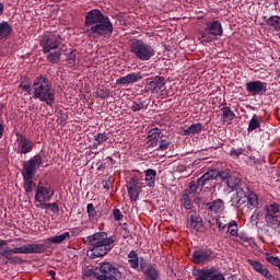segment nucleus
<instances>
[{
  "instance_id": "35",
  "label": "nucleus",
  "mask_w": 280,
  "mask_h": 280,
  "mask_svg": "<svg viewBox=\"0 0 280 280\" xmlns=\"http://www.w3.org/2000/svg\"><path fill=\"white\" fill-rule=\"evenodd\" d=\"M238 231L237 221H230V223H228V233H230L232 237H237Z\"/></svg>"
},
{
  "instance_id": "48",
  "label": "nucleus",
  "mask_w": 280,
  "mask_h": 280,
  "mask_svg": "<svg viewBox=\"0 0 280 280\" xmlns=\"http://www.w3.org/2000/svg\"><path fill=\"white\" fill-rule=\"evenodd\" d=\"M218 178H221L222 180H225V183H228L231 178V173H229V171L219 172Z\"/></svg>"
},
{
  "instance_id": "39",
  "label": "nucleus",
  "mask_w": 280,
  "mask_h": 280,
  "mask_svg": "<svg viewBox=\"0 0 280 280\" xmlns=\"http://www.w3.org/2000/svg\"><path fill=\"white\" fill-rule=\"evenodd\" d=\"M170 145H172V141L167 139L160 140L159 147L156 148L160 152H165V150H168Z\"/></svg>"
},
{
  "instance_id": "53",
  "label": "nucleus",
  "mask_w": 280,
  "mask_h": 280,
  "mask_svg": "<svg viewBox=\"0 0 280 280\" xmlns=\"http://www.w3.org/2000/svg\"><path fill=\"white\" fill-rule=\"evenodd\" d=\"M207 183H209V180H207V178L205 177V175H202L201 177H199L197 179V184H198V187L200 189H202V187H205V185H207Z\"/></svg>"
},
{
  "instance_id": "1",
  "label": "nucleus",
  "mask_w": 280,
  "mask_h": 280,
  "mask_svg": "<svg viewBox=\"0 0 280 280\" xmlns=\"http://www.w3.org/2000/svg\"><path fill=\"white\" fill-rule=\"evenodd\" d=\"M84 34L89 38H110L113 36V22L100 9L90 10L84 18Z\"/></svg>"
},
{
  "instance_id": "33",
  "label": "nucleus",
  "mask_w": 280,
  "mask_h": 280,
  "mask_svg": "<svg viewBox=\"0 0 280 280\" xmlns=\"http://www.w3.org/2000/svg\"><path fill=\"white\" fill-rule=\"evenodd\" d=\"M110 137L106 132H98L94 136V145H102L105 141H108Z\"/></svg>"
},
{
  "instance_id": "50",
  "label": "nucleus",
  "mask_w": 280,
  "mask_h": 280,
  "mask_svg": "<svg viewBox=\"0 0 280 280\" xmlns=\"http://www.w3.org/2000/svg\"><path fill=\"white\" fill-rule=\"evenodd\" d=\"M200 186H198V183L196 184V182H190L188 184V188H189V194H196L198 191V188Z\"/></svg>"
},
{
  "instance_id": "18",
  "label": "nucleus",
  "mask_w": 280,
  "mask_h": 280,
  "mask_svg": "<svg viewBox=\"0 0 280 280\" xmlns=\"http://www.w3.org/2000/svg\"><path fill=\"white\" fill-rule=\"evenodd\" d=\"M141 72H131L125 77H120L119 79L116 80V84L120 86H128V84H135L139 82V80H142Z\"/></svg>"
},
{
  "instance_id": "25",
  "label": "nucleus",
  "mask_w": 280,
  "mask_h": 280,
  "mask_svg": "<svg viewBox=\"0 0 280 280\" xmlns=\"http://www.w3.org/2000/svg\"><path fill=\"white\" fill-rule=\"evenodd\" d=\"M144 180L147 187H154V185H156V172L152 168L144 171Z\"/></svg>"
},
{
  "instance_id": "21",
  "label": "nucleus",
  "mask_w": 280,
  "mask_h": 280,
  "mask_svg": "<svg viewBox=\"0 0 280 280\" xmlns=\"http://www.w3.org/2000/svg\"><path fill=\"white\" fill-rule=\"evenodd\" d=\"M161 129L153 128L148 132L149 148H156L159 145V139H161Z\"/></svg>"
},
{
  "instance_id": "27",
  "label": "nucleus",
  "mask_w": 280,
  "mask_h": 280,
  "mask_svg": "<svg viewBox=\"0 0 280 280\" xmlns=\"http://www.w3.org/2000/svg\"><path fill=\"white\" fill-rule=\"evenodd\" d=\"M160 272L153 265H150L144 270V280H159Z\"/></svg>"
},
{
  "instance_id": "34",
  "label": "nucleus",
  "mask_w": 280,
  "mask_h": 280,
  "mask_svg": "<svg viewBox=\"0 0 280 280\" xmlns=\"http://www.w3.org/2000/svg\"><path fill=\"white\" fill-rule=\"evenodd\" d=\"M267 25H269V27H272L276 31L280 30V18L275 15V16H270L267 21H266Z\"/></svg>"
},
{
  "instance_id": "4",
  "label": "nucleus",
  "mask_w": 280,
  "mask_h": 280,
  "mask_svg": "<svg viewBox=\"0 0 280 280\" xmlns=\"http://www.w3.org/2000/svg\"><path fill=\"white\" fill-rule=\"evenodd\" d=\"M43 165V156L36 154L23 164L22 176L24 178V189L26 194H32L34 185V176H36V170Z\"/></svg>"
},
{
  "instance_id": "29",
  "label": "nucleus",
  "mask_w": 280,
  "mask_h": 280,
  "mask_svg": "<svg viewBox=\"0 0 280 280\" xmlns=\"http://www.w3.org/2000/svg\"><path fill=\"white\" fill-rule=\"evenodd\" d=\"M199 132H202V124L200 122L192 124L184 130L185 136L198 135Z\"/></svg>"
},
{
  "instance_id": "9",
  "label": "nucleus",
  "mask_w": 280,
  "mask_h": 280,
  "mask_svg": "<svg viewBox=\"0 0 280 280\" xmlns=\"http://www.w3.org/2000/svg\"><path fill=\"white\" fill-rule=\"evenodd\" d=\"M128 196L131 202H137L143 191V176L133 175L126 184Z\"/></svg>"
},
{
  "instance_id": "30",
  "label": "nucleus",
  "mask_w": 280,
  "mask_h": 280,
  "mask_svg": "<svg viewBox=\"0 0 280 280\" xmlns=\"http://www.w3.org/2000/svg\"><path fill=\"white\" fill-rule=\"evenodd\" d=\"M9 34H12V26L8 22L0 23V40L8 38Z\"/></svg>"
},
{
  "instance_id": "43",
  "label": "nucleus",
  "mask_w": 280,
  "mask_h": 280,
  "mask_svg": "<svg viewBox=\"0 0 280 280\" xmlns=\"http://www.w3.org/2000/svg\"><path fill=\"white\" fill-rule=\"evenodd\" d=\"M244 152H246V149H235L233 148L230 151V156H233L234 159H240V156H242V154H244Z\"/></svg>"
},
{
  "instance_id": "64",
  "label": "nucleus",
  "mask_w": 280,
  "mask_h": 280,
  "mask_svg": "<svg viewBox=\"0 0 280 280\" xmlns=\"http://www.w3.org/2000/svg\"><path fill=\"white\" fill-rule=\"evenodd\" d=\"M107 159L110 162V165H115V162H114L113 158L108 156Z\"/></svg>"
},
{
  "instance_id": "56",
  "label": "nucleus",
  "mask_w": 280,
  "mask_h": 280,
  "mask_svg": "<svg viewBox=\"0 0 280 280\" xmlns=\"http://www.w3.org/2000/svg\"><path fill=\"white\" fill-rule=\"evenodd\" d=\"M39 203L36 206L37 209H42V210H45V209H49V203H45V201H38Z\"/></svg>"
},
{
  "instance_id": "42",
  "label": "nucleus",
  "mask_w": 280,
  "mask_h": 280,
  "mask_svg": "<svg viewBox=\"0 0 280 280\" xmlns=\"http://www.w3.org/2000/svg\"><path fill=\"white\" fill-rule=\"evenodd\" d=\"M86 211L90 220H93V218L97 215V211L95 210V206H93V203H88Z\"/></svg>"
},
{
  "instance_id": "55",
  "label": "nucleus",
  "mask_w": 280,
  "mask_h": 280,
  "mask_svg": "<svg viewBox=\"0 0 280 280\" xmlns=\"http://www.w3.org/2000/svg\"><path fill=\"white\" fill-rule=\"evenodd\" d=\"M237 236H238V240H241V242L250 244V237L246 236L244 233H240V234H237Z\"/></svg>"
},
{
  "instance_id": "6",
  "label": "nucleus",
  "mask_w": 280,
  "mask_h": 280,
  "mask_svg": "<svg viewBox=\"0 0 280 280\" xmlns=\"http://www.w3.org/2000/svg\"><path fill=\"white\" fill-rule=\"evenodd\" d=\"M129 51L138 60L145 62L151 58H154V47L152 45L143 42V39H132L129 44Z\"/></svg>"
},
{
  "instance_id": "38",
  "label": "nucleus",
  "mask_w": 280,
  "mask_h": 280,
  "mask_svg": "<svg viewBox=\"0 0 280 280\" xmlns=\"http://www.w3.org/2000/svg\"><path fill=\"white\" fill-rule=\"evenodd\" d=\"M78 54L75 52V50H72L70 51L68 55H67V62L69 65V67L71 69H73V67H75V58H77Z\"/></svg>"
},
{
  "instance_id": "28",
  "label": "nucleus",
  "mask_w": 280,
  "mask_h": 280,
  "mask_svg": "<svg viewBox=\"0 0 280 280\" xmlns=\"http://www.w3.org/2000/svg\"><path fill=\"white\" fill-rule=\"evenodd\" d=\"M236 191V197L234 200L236 201L237 207H242V205H245V202L248 200V196H246V192L244 189H242V186H238V189H234Z\"/></svg>"
},
{
  "instance_id": "31",
  "label": "nucleus",
  "mask_w": 280,
  "mask_h": 280,
  "mask_svg": "<svg viewBox=\"0 0 280 280\" xmlns=\"http://www.w3.org/2000/svg\"><path fill=\"white\" fill-rule=\"evenodd\" d=\"M232 191H235V189H240V186H242V180L238 179L236 176H231L230 179L225 183Z\"/></svg>"
},
{
  "instance_id": "10",
  "label": "nucleus",
  "mask_w": 280,
  "mask_h": 280,
  "mask_svg": "<svg viewBox=\"0 0 280 280\" xmlns=\"http://www.w3.org/2000/svg\"><path fill=\"white\" fill-rule=\"evenodd\" d=\"M145 93H153L155 95H165L167 86L165 85V78L156 75L145 80Z\"/></svg>"
},
{
  "instance_id": "54",
  "label": "nucleus",
  "mask_w": 280,
  "mask_h": 280,
  "mask_svg": "<svg viewBox=\"0 0 280 280\" xmlns=\"http://www.w3.org/2000/svg\"><path fill=\"white\" fill-rule=\"evenodd\" d=\"M97 95L101 97V100H106V97L109 96L108 91L106 90H98Z\"/></svg>"
},
{
  "instance_id": "19",
  "label": "nucleus",
  "mask_w": 280,
  "mask_h": 280,
  "mask_svg": "<svg viewBox=\"0 0 280 280\" xmlns=\"http://www.w3.org/2000/svg\"><path fill=\"white\" fill-rule=\"evenodd\" d=\"M249 266H252V268L258 272L259 275H261L262 277H265V279L268 280H277L275 278V276H272V273H270V271L267 268H264V265L257 260H253V259H248L247 260Z\"/></svg>"
},
{
  "instance_id": "22",
  "label": "nucleus",
  "mask_w": 280,
  "mask_h": 280,
  "mask_svg": "<svg viewBox=\"0 0 280 280\" xmlns=\"http://www.w3.org/2000/svg\"><path fill=\"white\" fill-rule=\"evenodd\" d=\"M206 207L210 213H222L224 211V201L222 199H215L212 202L206 203Z\"/></svg>"
},
{
  "instance_id": "16",
  "label": "nucleus",
  "mask_w": 280,
  "mask_h": 280,
  "mask_svg": "<svg viewBox=\"0 0 280 280\" xmlns=\"http://www.w3.org/2000/svg\"><path fill=\"white\" fill-rule=\"evenodd\" d=\"M246 91L253 95H265L266 91H268V83L261 81L247 82Z\"/></svg>"
},
{
  "instance_id": "36",
  "label": "nucleus",
  "mask_w": 280,
  "mask_h": 280,
  "mask_svg": "<svg viewBox=\"0 0 280 280\" xmlns=\"http://www.w3.org/2000/svg\"><path fill=\"white\" fill-rule=\"evenodd\" d=\"M260 122H259V117L257 116V114H254L252 119L249 120V125H248V132H253V130H257V128H259Z\"/></svg>"
},
{
  "instance_id": "37",
  "label": "nucleus",
  "mask_w": 280,
  "mask_h": 280,
  "mask_svg": "<svg viewBox=\"0 0 280 280\" xmlns=\"http://www.w3.org/2000/svg\"><path fill=\"white\" fill-rule=\"evenodd\" d=\"M230 223L231 221L226 220L225 217H219L215 220V224L218 225L219 231H224Z\"/></svg>"
},
{
  "instance_id": "17",
  "label": "nucleus",
  "mask_w": 280,
  "mask_h": 280,
  "mask_svg": "<svg viewBox=\"0 0 280 280\" xmlns=\"http://www.w3.org/2000/svg\"><path fill=\"white\" fill-rule=\"evenodd\" d=\"M187 228L200 231L202 229V218L199 217L198 212L189 211L187 217Z\"/></svg>"
},
{
  "instance_id": "51",
  "label": "nucleus",
  "mask_w": 280,
  "mask_h": 280,
  "mask_svg": "<svg viewBox=\"0 0 280 280\" xmlns=\"http://www.w3.org/2000/svg\"><path fill=\"white\" fill-rule=\"evenodd\" d=\"M3 106L0 105V113ZM3 132H5V122L0 118V139H3Z\"/></svg>"
},
{
  "instance_id": "60",
  "label": "nucleus",
  "mask_w": 280,
  "mask_h": 280,
  "mask_svg": "<svg viewBox=\"0 0 280 280\" xmlns=\"http://www.w3.org/2000/svg\"><path fill=\"white\" fill-rule=\"evenodd\" d=\"M215 221H211V220H208V226L209 229H213V226H215Z\"/></svg>"
},
{
  "instance_id": "61",
  "label": "nucleus",
  "mask_w": 280,
  "mask_h": 280,
  "mask_svg": "<svg viewBox=\"0 0 280 280\" xmlns=\"http://www.w3.org/2000/svg\"><path fill=\"white\" fill-rule=\"evenodd\" d=\"M20 89H22V91H30V84L20 85Z\"/></svg>"
},
{
  "instance_id": "52",
  "label": "nucleus",
  "mask_w": 280,
  "mask_h": 280,
  "mask_svg": "<svg viewBox=\"0 0 280 280\" xmlns=\"http://www.w3.org/2000/svg\"><path fill=\"white\" fill-rule=\"evenodd\" d=\"M48 209H50L52 213H58L60 211V206H58L57 202L48 203Z\"/></svg>"
},
{
  "instance_id": "14",
  "label": "nucleus",
  "mask_w": 280,
  "mask_h": 280,
  "mask_svg": "<svg viewBox=\"0 0 280 280\" xmlns=\"http://www.w3.org/2000/svg\"><path fill=\"white\" fill-rule=\"evenodd\" d=\"M192 264L197 266L209 264L213 261V250L211 249H197L191 255Z\"/></svg>"
},
{
  "instance_id": "8",
  "label": "nucleus",
  "mask_w": 280,
  "mask_h": 280,
  "mask_svg": "<svg viewBox=\"0 0 280 280\" xmlns=\"http://www.w3.org/2000/svg\"><path fill=\"white\" fill-rule=\"evenodd\" d=\"M97 280H121V272L110 262H101L96 267Z\"/></svg>"
},
{
  "instance_id": "2",
  "label": "nucleus",
  "mask_w": 280,
  "mask_h": 280,
  "mask_svg": "<svg viewBox=\"0 0 280 280\" xmlns=\"http://www.w3.org/2000/svg\"><path fill=\"white\" fill-rule=\"evenodd\" d=\"M85 242L90 246L88 257L90 259H100V257H106L115 248L117 237L108 236L106 232H96L86 236Z\"/></svg>"
},
{
  "instance_id": "59",
  "label": "nucleus",
  "mask_w": 280,
  "mask_h": 280,
  "mask_svg": "<svg viewBox=\"0 0 280 280\" xmlns=\"http://www.w3.org/2000/svg\"><path fill=\"white\" fill-rule=\"evenodd\" d=\"M3 246H8V241L0 238V249H2Z\"/></svg>"
},
{
  "instance_id": "11",
  "label": "nucleus",
  "mask_w": 280,
  "mask_h": 280,
  "mask_svg": "<svg viewBox=\"0 0 280 280\" xmlns=\"http://www.w3.org/2000/svg\"><path fill=\"white\" fill-rule=\"evenodd\" d=\"M192 276L196 280H226L224 275L214 267L209 269H195L192 270Z\"/></svg>"
},
{
  "instance_id": "20",
  "label": "nucleus",
  "mask_w": 280,
  "mask_h": 280,
  "mask_svg": "<svg viewBox=\"0 0 280 280\" xmlns=\"http://www.w3.org/2000/svg\"><path fill=\"white\" fill-rule=\"evenodd\" d=\"M49 191H51V187L38 185L35 192V202H49L51 200Z\"/></svg>"
},
{
  "instance_id": "63",
  "label": "nucleus",
  "mask_w": 280,
  "mask_h": 280,
  "mask_svg": "<svg viewBox=\"0 0 280 280\" xmlns=\"http://www.w3.org/2000/svg\"><path fill=\"white\" fill-rule=\"evenodd\" d=\"M4 5H3V2H0V16L1 14H3V10H4Z\"/></svg>"
},
{
  "instance_id": "23",
  "label": "nucleus",
  "mask_w": 280,
  "mask_h": 280,
  "mask_svg": "<svg viewBox=\"0 0 280 280\" xmlns=\"http://www.w3.org/2000/svg\"><path fill=\"white\" fill-rule=\"evenodd\" d=\"M46 54L47 62H50V65H58L60 62V58L62 57V47L54 49V51L50 50Z\"/></svg>"
},
{
  "instance_id": "44",
  "label": "nucleus",
  "mask_w": 280,
  "mask_h": 280,
  "mask_svg": "<svg viewBox=\"0 0 280 280\" xmlns=\"http://www.w3.org/2000/svg\"><path fill=\"white\" fill-rule=\"evenodd\" d=\"M143 108H144V105H143V102L141 101H136L131 105V110H133V113H139V110H143Z\"/></svg>"
},
{
  "instance_id": "15",
  "label": "nucleus",
  "mask_w": 280,
  "mask_h": 280,
  "mask_svg": "<svg viewBox=\"0 0 280 280\" xmlns=\"http://www.w3.org/2000/svg\"><path fill=\"white\" fill-rule=\"evenodd\" d=\"M22 255H40L47 250V245L40 243L26 244L20 247Z\"/></svg>"
},
{
  "instance_id": "62",
  "label": "nucleus",
  "mask_w": 280,
  "mask_h": 280,
  "mask_svg": "<svg viewBox=\"0 0 280 280\" xmlns=\"http://www.w3.org/2000/svg\"><path fill=\"white\" fill-rule=\"evenodd\" d=\"M48 275H49V277H51V279H56V271L50 270V271H48Z\"/></svg>"
},
{
  "instance_id": "32",
  "label": "nucleus",
  "mask_w": 280,
  "mask_h": 280,
  "mask_svg": "<svg viewBox=\"0 0 280 280\" xmlns=\"http://www.w3.org/2000/svg\"><path fill=\"white\" fill-rule=\"evenodd\" d=\"M128 259L130 268H133L135 270L136 268H139V256L137 255V252H129Z\"/></svg>"
},
{
  "instance_id": "26",
  "label": "nucleus",
  "mask_w": 280,
  "mask_h": 280,
  "mask_svg": "<svg viewBox=\"0 0 280 280\" xmlns=\"http://www.w3.org/2000/svg\"><path fill=\"white\" fill-rule=\"evenodd\" d=\"M66 240H71V233L63 232L60 235L48 237L46 242H48V244H62Z\"/></svg>"
},
{
  "instance_id": "7",
  "label": "nucleus",
  "mask_w": 280,
  "mask_h": 280,
  "mask_svg": "<svg viewBox=\"0 0 280 280\" xmlns=\"http://www.w3.org/2000/svg\"><path fill=\"white\" fill-rule=\"evenodd\" d=\"M39 45L43 54H49V51L62 47V37L56 33L46 32L43 34Z\"/></svg>"
},
{
  "instance_id": "47",
  "label": "nucleus",
  "mask_w": 280,
  "mask_h": 280,
  "mask_svg": "<svg viewBox=\"0 0 280 280\" xmlns=\"http://www.w3.org/2000/svg\"><path fill=\"white\" fill-rule=\"evenodd\" d=\"M83 275L84 277H95V279H97V267L94 269H85Z\"/></svg>"
},
{
  "instance_id": "41",
  "label": "nucleus",
  "mask_w": 280,
  "mask_h": 280,
  "mask_svg": "<svg viewBox=\"0 0 280 280\" xmlns=\"http://www.w3.org/2000/svg\"><path fill=\"white\" fill-rule=\"evenodd\" d=\"M180 202H182L184 209H186L187 211H189L191 209V200H189V195L184 194L182 196Z\"/></svg>"
},
{
  "instance_id": "12",
  "label": "nucleus",
  "mask_w": 280,
  "mask_h": 280,
  "mask_svg": "<svg viewBox=\"0 0 280 280\" xmlns=\"http://www.w3.org/2000/svg\"><path fill=\"white\" fill-rule=\"evenodd\" d=\"M12 255H22L21 247H4L2 250H0V262H2L4 266H8V264H21V257Z\"/></svg>"
},
{
  "instance_id": "49",
  "label": "nucleus",
  "mask_w": 280,
  "mask_h": 280,
  "mask_svg": "<svg viewBox=\"0 0 280 280\" xmlns=\"http://www.w3.org/2000/svg\"><path fill=\"white\" fill-rule=\"evenodd\" d=\"M113 215H114V220H116V222L124 220V214H121V210H119V209H114Z\"/></svg>"
},
{
  "instance_id": "40",
  "label": "nucleus",
  "mask_w": 280,
  "mask_h": 280,
  "mask_svg": "<svg viewBox=\"0 0 280 280\" xmlns=\"http://www.w3.org/2000/svg\"><path fill=\"white\" fill-rule=\"evenodd\" d=\"M219 175H220V172H218L215 170H210L203 174V177L206 178V180L209 182V180H215Z\"/></svg>"
},
{
  "instance_id": "24",
  "label": "nucleus",
  "mask_w": 280,
  "mask_h": 280,
  "mask_svg": "<svg viewBox=\"0 0 280 280\" xmlns=\"http://www.w3.org/2000/svg\"><path fill=\"white\" fill-rule=\"evenodd\" d=\"M221 119L223 124H232L233 119H235V113L231 110V107L225 106L221 108Z\"/></svg>"
},
{
  "instance_id": "58",
  "label": "nucleus",
  "mask_w": 280,
  "mask_h": 280,
  "mask_svg": "<svg viewBox=\"0 0 280 280\" xmlns=\"http://www.w3.org/2000/svg\"><path fill=\"white\" fill-rule=\"evenodd\" d=\"M102 185H103L104 189H110V182L109 180H103Z\"/></svg>"
},
{
  "instance_id": "5",
  "label": "nucleus",
  "mask_w": 280,
  "mask_h": 280,
  "mask_svg": "<svg viewBox=\"0 0 280 280\" xmlns=\"http://www.w3.org/2000/svg\"><path fill=\"white\" fill-rule=\"evenodd\" d=\"M222 23L214 20L207 22L205 26L199 31V40L202 45H209V43H215L218 36L223 34Z\"/></svg>"
},
{
  "instance_id": "13",
  "label": "nucleus",
  "mask_w": 280,
  "mask_h": 280,
  "mask_svg": "<svg viewBox=\"0 0 280 280\" xmlns=\"http://www.w3.org/2000/svg\"><path fill=\"white\" fill-rule=\"evenodd\" d=\"M16 137V153L18 154H30L32 150H34V142L27 139V137L23 133H15Z\"/></svg>"
},
{
  "instance_id": "3",
  "label": "nucleus",
  "mask_w": 280,
  "mask_h": 280,
  "mask_svg": "<svg viewBox=\"0 0 280 280\" xmlns=\"http://www.w3.org/2000/svg\"><path fill=\"white\" fill-rule=\"evenodd\" d=\"M33 98L44 102L47 106H54L56 102V90L45 77H37L33 82Z\"/></svg>"
},
{
  "instance_id": "45",
  "label": "nucleus",
  "mask_w": 280,
  "mask_h": 280,
  "mask_svg": "<svg viewBox=\"0 0 280 280\" xmlns=\"http://www.w3.org/2000/svg\"><path fill=\"white\" fill-rule=\"evenodd\" d=\"M246 202H248L250 205V207H257V205H259V201L257 200L256 195L247 196Z\"/></svg>"
},
{
  "instance_id": "46",
  "label": "nucleus",
  "mask_w": 280,
  "mask_h": 280,
  "mask_svg": "<svg viewBox=\"0 0 280 280\" xmlns=\"http://www.w3.org/2000/svg\"><path fill=\"white\" fill-rule=\"evenodd\" d=\"M268 211H270L272 215H277V213H279V205L271 203L269 208H267L266 213H268Z\"/></svg>"
},
{
  "instance_id": "57",
  "label": "nucleus",
  "mask_w": 280,
  "mask_h": 280,
  "mask_svg": "<svg viewBox=\"0 0 280 280\" xmlns=\"http://www.w3.org/2000/svg\"><path fill=\"white\" fill-rule=\"evenodd\" d=\"M138 266H139V268H138L139 272H143L145 270V267L148 266V264L142 260V261H140V265H138Z\"/></svg>"
}]
</instances>
